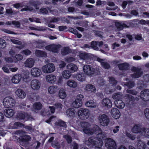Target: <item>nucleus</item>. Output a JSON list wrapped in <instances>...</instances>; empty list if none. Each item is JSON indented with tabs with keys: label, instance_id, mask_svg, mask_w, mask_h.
<instances>
[{
	"label": "nucleus",
	"instance_id": "nucleus-1",
	"mask_svg": "<svg viewBox=\"0 0 149 149\" xmlns=\"http://www.w3.org/2000/svg\"><path fill=\"white\" fill-rule=\"evenodd\" d=\"M86 144L88 146L91 145L96 146H102L103 142L102 141L98 139L97 138L95 137H91L88 138V140L85 142Z\"/></svg>",
	"mask_w": 149,
	"mask_h": 149
},
{
	"label": "nucleus",
	"instance_id": "nucleus-2",
	"mask_svg": "<svg viewBox=\"0 0 149 149\" xmlns=\"http://www.w3.org/2000/svg\"><path fill=\"white\" fill-rule=\"evenodd\" d=\"M83 131L87 134L92 135L94 131V127L92 129L90 128V125L88 122H82L80 123Z\"/></svg>",
	"mask_w": 149,
	"mask_h": 149
},
{
	"label": "nucleus",
	"instance_id": "nucleus-3",
	"mask_svg": "<svg viewBox=\"0 0 149 149\" xmlns=\"http://www.w3.org/2000/svg\"><path fill=\"white\" fill-rule=\"evenodd\" d=\"M77 114L80 119L85 120L88 117L90 114L89 111L87 109L81 108L78 110Z\"/></svg>",
	"mask_w": 149,
	"mask_h": 149
},
{
	"label": "nucleus",
	"instance_id": "nucleus-4",
	"mask_svg": "<svg viewBox=\"0 0 149 149\" xmlns=\"http://www.w3.org/2000/svg\"><path fill=\"white\" fill-rule=\"evenodd\" d=\"M97 118L100 125L103 126H108L110 122L109 117L105 114H99Z\"/></svg>",
	"mask_w": 149,
	"mask_h": 149
},
{
	"label": "nucleus",
	"instance_id": "nucleus-5",
	"mask_svg": "<svg viewBox=\"0 0 149 149\" xmlns=\"http://www.w3.org/2000/svg\"><path fill=\"white\" fill-rule=\"evenodd\" d=\"M3 103L5 107H12L15 105V101L12 97L8 96L4 98Z\"/></svg>",
	"mask_w": 149,
	"mask_h": 149
},
{
	"label": "nucleus",
	"instance_id": "nucleus-6",
	"mask_svg": "<svg viewBox=\"0 0 149 149\" xmlns=\"http://www.w3.org/2000/svg\"><path fill=\"white\" fill-rule=\"evenodd\" d=\"M94 131L93 132V134H96L99 138V140H101L102 139L104 138L106 136L105 133L102 132L101 129L98 126L95 125L94 126Z\"/></svg>",
	"mask_w": 149,
	"mask_h": 149
},
{
	"label": "nucleus",
	"instance_id": "nucleus-7",
	"mask_svg": "<svg viewBox=\"0 0 149 149\" xmlns=\"http://www.w3.org/2000/svg\"><path fill=\"white\" fill-rule=\"evenodd\" d=\"M55 70V67L53 63H49L46 64L42 68V71L45 73L52 72Z\"/></svg>",
	"mask_w": 149,
	"mask_h": 149
},
{
	"label": "nucleus",
	"instance_id": "nucleus-8",
	"mask_svg": "<svg viewBox=\"0 0 149 149\" xmlns=\"http://www.w3.org/2000/svg\"><path fill=\"white\" fill-rule=\"evenodd\" d=\"M105 146L108 149H116V145L115 141L112 139L107 138L105 140Z\"/></svg>",
	"mask_w": 149,
	"mask_h": 149
},
{
	"label": "nucleus",
	"instance_id": "nucleus-9",
	"mask_svg": "<svg viewBox=\"0 0 149 149\" xmlns=\"http://www.w3.org/2000/svg\"><path fill=\"white\" fill-rule=\"evenodd\" d=\"M61 47L60 45L52 44L45 47V49L54 53H57Z\"/></svg>",
	"mask_w": 149,
	"mask_h": 149
},
{
	"label": "nucleus",
	"instance_id": "nucleus-10",
	"mask_svg": "<svg viewBox=\"0 0 149 149\" xmlns=\"http://www.w3.org/2000/svg\"><path fill=\"white\" fill-rule=\"evenodd\" d=\"M31 88L33 91H38L40 89L41 84L39 81L37 79L32 80L30 82Z\"/></svg>",
	"mask_w": 149,
	"mask_h": 149
},
{
	"label": "nucleus",
	"instance_id": "nucleus-11",
	"mask_svg": "<svg viewBox=\"0 0 149 149\" xmlns=\"http://www.w3.org/2000/svg\"><path fill=\"white\" fill-rule=\"evenodd\" d=\"M83 70L84 72L88 75H91L93 74L95 72V69L90 65H86L83 67Z\"/></svg>",
	"mask_w": 149,
	"mask_h": 149
},
{
	"label": "nucleus",
	"instance_id": "nucleus-12",
	"mask_svg": "<svg viewBox=\"0 0 149 149\" xmlns=\"http://www.w3.org/2000/svg\"><path fill=\"white\" fill-rule=\"evenodd\" d=\"M140 99L145 101L149 100V90H145L141 91L140 93Z\"/></svg>",
	"mask_w": 149,
	"mask_h": 149
},
{
	"label": "nucleus",
	"instance_id": "nucleus-13",
	"mask_svg": "<svg viewBox=\"0 0 149 149\" xmlns=\"http://www.w3.org/2000/svg\"><path fill=\"white\" fill-rule=\"evenodd\" d=\"M31 72V75L34 77H38L42 74L41 70L37 68H32Z\"/></svg>",
	"mask_w": 149,
	"mask_h": 149
},
{
	"label": "nucleus",
	"instance_id": "nucleus-14",
	"mask_svg": "<svg viewBox=\"0 0 149 149\" xmlns=\"http://www.w3.org/2000/svg\"><path fill=\"white\" fill-rule=\"evenodd\" d=\"M46 81L48 82L54 84L56 81V78L55 76L53 74L47 75L46 76Z\"/></svg>",
	"mask_w": 149,
	"mask_h": 149
},
{
	"label": "nucleus",
	"instance_id": "nucleus-15",
	"mask_svg": "<svg viewBox=\"0 0 149 149\" xmlns=\"http://www.w3.org/2000/svg\"><path fill=\"white\" fill-rule=\"evenodd\" d=\"M111 113L112 116L116 119L120 117V112L117 108L112 109L111 111Z\"/></svg>",
	"mask_w": 149,
	"mask_h": 149
},
{
	"label": "nucleus",
	"instance_id": "nucleus-16",
	"mask_svg": "<svg viewBox=\"0 0 149 149\" xmlns=\"http://www.w3.org/2000/svg\"><path fill=\"white\" fill-rule=\"evenodd\" d=\"M97 60L101 63L102 66L104 68L108 69L110 67L109 64L106 62L105 59L100 58H97Z\"/></svg>",
	"mask_w": 149,
	"mask_h": 149
},
{
	"label": "nucleus",
	"instance_id": "nucleus-17",
	"mask_svg": "<svg viewBox=\"0 0 149 149\" xmlns=\"http://www.w3.org/2000/svg\"><path fill=\"white\" fill-rule=\"evenodd\" d=\"M34 60L32 58L27 59L24 63V66L26 67L31 68L33 65Z\"/></svg>",
	"mask_w": 149,
	"mask_h": 149
},
{
	"label": "nucleus",
	"instance_id": "nucleus-18",
	"mask_svg": "<svg viewBox=\"0 0 149 149\" xmlns=\"http://www.w3.org/2000/svg\"><path fill=\"white\" fill-rule=\"evenodd\" d=\"M102 104L103 106L110 108L112 107V104L111 101L109 99H104L102 101Z\"/></svg>",
	"mask_w": 149,
	"mask_h": 149
},
{
	"label": "nucleus",
	"instance_id": "nucleus-19",
	"mask_svg": "<svg viewBox=\"0 0 149 149\" xmlns=\"http://www.w3.org/2000/svg\"><path fill=\"white\" fill-rule=\"evenodd\" d=\"M21 75L19 74L15 75L12 78L11 80L13 83L17 84L19 82L21 79Z\"/></svg>",
	"mask_w": 149,
	"mask_h": 149
},
{
	"label": "nucleus",
	"instance_id": "nucleus-20",
	"mask_svg": "<svg viewBox=\"0 0 149 149\" xmlns=\"http://www.w3.org/2000/svg\"><path fill=\"white\" fill-rule=\"evenodd\" d=\"M4 114L7 117L10 118L13 116L14 114V111L11 109H7L4 110Z\"/></svg>",
	"mask_w": 149,
	"mask_h": 149
},
{
	"label": "nucleus",
	"instance_id": "nucleus-21",
	"mask_svg": "<svg viewBox=\"0 0 149 149\" xmlns=\"http://www.w3.org/2000/svg\"><path fill=\"white\" fill-rule=\"evenodd\" d=\"M85 89L87 91L92 93H95L96 91L95 87L93 85L89 84L87 85L85 87Z\"/></svg>",
	"mask_w": 149,
	"mask_h": 149
},
{
	"label": "nucleus",
	"instance_id": "nucleus-22",
	"mask_svg": "<svg viewBox=\"0 0 149 149\" xmlns=\"http://www.w3.org/2000/svg\"><path fill=\"white\" fill-rule=\"evenodd\" d=\"M15 93L17 96L21 98H24L26 95L25 92L20 89H17L15 91Z\"/></svg>",
	"mask_w": 149,
	"mask_h": 149
},
{
	"label": "nucleus",
	"instance_id": "nucleus-23",
	"mask_svg": "<svg viewBox=\"0 0 149 149\" xmlns=\"http://www.w3.org/2000/svg\"><path fill=\"white\" fill-rule=\"evenodd\" d=\"M114 103L116 106L119 109H122L125 106V104L121 100H116L115 101Z\"/></svg>",
	"mask_w": 149,
	"mask_h": 149
},
{
	"label": "nucleus",
	"instance_id": "nucleus-24",
	"mask_svg": "<svg viewBox=\"0 0 149 149\" xmlns=\"http://www.w3.org/2000/svg\"><path fill=\"white\" fill-rule=\"evenodd\" d=\"M131 70L134 72V73L132 74V77L134 78H139L140 76V70L136 67L132 68Z\"/></svg>",
	"mask_w": 149,
	"mask_h": 149
},
{
	"label": "nucleus",
	"instance_id": "nucleus-25",
	"mask_svg": "<svg viewBox=\"0 0 149 149\" xmlns=\"http://www.w3.org/2000/svg\"><path fill=\"white\" fill-rule=\"evenodd\" d=\"M10 40L11 42L13 43L14 44L20 45V46H16V47L17 48H18L19 49H21L24 47L25 46L24 45L22 44V42L20 41L15 39H10Z\"/></svg>",
	"mask_w": 149,
	"mask_h": 149
},
{
	"label": "nucleus",
	"instance_id": "nucleus-26",
	"mask_svg": "<svg viewBox=\"0 0 149 149\" xmlns=\"http://www.w3.org/2000/svg\"><path fill=\"white\" fill-rule=\"evenodd\" d=\"M75 111L73 108H70L67 110L66 114L68 117H74L75 114Z\"/></svg>",
	"mask_w": 149,
	"mask_h": 149
},
{
	"label": "nucleus",
	"instance_id": "nucleus-27",
	"mask_svg": "<svg viewBox=\"0 0 149 149\" xmlns=\"http://www.w3.org/2000/svg\"><path fill=\"white\" fill-rule=\"evenodd\" d=\"M67 66L68 69L70 70L72 72L76 71L78 69L77 66L76 65L73 63L68 64Z\"/></svg>",
	"mask_w": 149,
	"mask_h": 149
},
{
	"label": "nucleus",
	"instance_id": "nucleus-28",
	"mask_svg": "<svg viewBox=\"0 0 149 149\" xmlns=\"http://www.w3.org/2000/svg\"><path fill=\"white\" fill-rule=\"evenodd\" d=\"M67 85L71 88H75L77 86V83L73 80H70L68 81L66 83Z\"/></svg>",
	"mask_w": 149,
	"mask_h": 149
},
{
	"label": "nucleus",
	"instance_id": "nucleus-29",
	"mask_svg": "<svg viewBox=\"0 0 149 149\" xmlns=\"http://www.w3.org/2000/svg\"><path fill=\"white\" fill-rule=\"evenodd\" d=\"M115 25L118 31H120L123 30L124 27H129L128 26H127L126 24L118 22L116 23Z\"/></svg>",
	"mask_w": 149,
	"mask_h": 149
},
{
	"label": "nucleus",
	"instance_id": "nucleus-30",
	"mask_svg": "<svg viewBox=\"0 0 149 149\" xmlns=\"http://www.w3.org/2000/svg\"><path fill=\"white\" fill-rule=\"evenodd\" d=\"M35 54L38 57H46L47 56V53L44 51L37 50L36 51Z\"/></svg>",
	"mask_w": 149,
	"mask_h": 149
},
{
	"label": "nucleus",
	"instance_id": "nucleus-31",
	"mask_svg": "<svg viewBox=\"0 0 149 149\" xmlns=\"http://www.w3.org/2000/svg\"><path fill=\"white\" fill-rule=\"evenodd\" d=\"M31 139V137L29 136L26 135L20 136L19 138V139L22 142H27L30 141Z\"/></svg>",
	"mask_w": 149,
	"mask_h": 149
},
{
	"label": "nucleus",
	"instance_id": "nucleus-32",
	"mask_svg": "<svg viewBox=\"0 0 149 149\" xmlns=\"http://www.w3.org/2000/svg\"><path fill=\"white\" fill-rule=\"evenodd\" d=\"M118 66L120 70H127L129 69V65L126 63L118 64Z\"/></svg>",
	"mask_w": 149,
	"mask_h": 149
},
{
	"label": "nucleus",
	"instance_id": "nucleus-33",
	"mask_svg": "<svg viewBox=\"0 0 149 149\" xmlns=\"http://www.w3.org/2000/svg\"><path fill=\"white\" fill-rule=\"evenodd\" d=\"M85 105L86 106L92 107L95 108L96 107L97 104L93 100H90L86 102L85 103Z\"/></svg>",
	"mask_w": 149,
	"mask_h": 149
},
{
	"label": "nucleus",
	"instance_id": "nucleus-34",
	"mask_svg": "<svg viewBox=\"0 0 149 149\" xmlns=\"http://www.w3.org/2000/svg\"><path fill=\"white\" fill-rule=\"evenodd\" d=\"M141 134L146 137L149 136V129L144 128H140V135Z\"/></svg>",
	"mask_w": 149,
	"mask_h": 149
},
{
	"label": "nucleus",
	"instance_id": "nucleus-35",
	"mask_svg": "<svg viewBox=\"0 0 149 149\" xmlns=\"http://www.w3.org/2000/svg\"><path fill=\"white\" fill-rule=\"evenodd\" d=\"M29 117L27 114L24 113H19L17 115V117L19 119H23L26 118L30 119Z\"/></svg>",
	"mask_w": 149,
	"mask_h": 149
},
{
	"label": "nucleus",
	"instance_id": "nucleus-36",
	"mask_svg": "<svg viewBox=\"0 0 149 149\" xmlns=\"http://www.w3.org/2000/svg\"><path fill=\"white\" fill-rule=\"evenodd\" d=\"M58 90V87L57 86H52L48 88L49 92L51 94L54 93Z\"/></svg>",
	"mask_w": 149,
	"mask_h": 149
},
{
	"label": "nucleus",
	"instance_id": "nucleus-37",
	"mask_svg": "<svg viewBox=\"0 0 149 149\" xmlns=\"http://www.w3.org/2000/svg\"><path fill=\"white\" fill-rule=\"evenodd\" d=\"M86 75L84 74H79L76 76V78L79 81H84L86 79Z\"/></svg>",
	"mask_w": 149,
	"mask_h": 149
},
{
	"label": "nucleus",
	"instance_id": "nucleus-38",
	"mask_svg": "<svg viewBox=\"0 0 149 149\" xmlns=\"http://www.w3.org/2000/svg\"><path fill=\"white\" fill-rule=\"evenodd\" d=\"M123 97V95L121 93H118L114 94L112 95V97L114 99L119 100L122 99Z\"/></svg>",
	"mask_w": 149,
	"mask_h": 149
},
{
	"label": "nucleus",
	"instance_id": "nucleus-39",
	"mask_svg": "<svg viewBox=\"0 0 149 149\" xmlns=\"http://www.w3.org/2000/svg\"><path fill=\"white\" fill-rule=\"evenodd\" d=\"M82 102L81 100H76L72 103V105L74 107L78 108L81 107L82 105Z\"/></svg>",
	"mask_w": 149,
	"mask_h": 149
},
{
	"label": "nucleus",
	"instance_id": "nucleus-40",
	"mask_svg": "<svg viewBox=\"0 0 149 149\" xmlns=\"http://www.w3.org/2000/svg\"><path fill=\"white\" fill-rule=\"evenodd\" d=\"M42 104L40 102H37L34 103L33 105V108L36 110H40L42 108Z\"/></svg>",
	"mask_w": 149,
	"mask_h": 149
},
{
	"label": "nucleus",
	"instance_id": "nucleus-41",
	"mask_svg": "<svg viewBox=\"0 0 149 149\" xmlns=\"http://www.w3.org/2000/svg\"><path fill=\"white\" fill-rule=\"evenodd\" d=\"M71 74V72L68 70H65L62 73V76L65 79H69Z\"/></svg>",
	"mask_w": 149,
	"mask_h": 149
},
{
	"label": "nucleus",
	"instance_id": "nucleus-42",
	"mask_svg": "<svg viewBox=\"0 0 149 149\" xmlns=\"http://www.w3.org/2000/svg\"><path fill=\"white\" fill-rule=\"evenodd\" d=\"M58 95L59 97L62 99L65 98L66 96V94L65 91L63 89L60 90Z\"/></svg>",
	"mask_w": 149,
	"mask_h": 149
},
{
	"label": "nucleus",
	"instance_id": "nucleus-43",
	"mask_svg": "<svg viewBox=\"0 0 149 149\" xmlns=\"http://www.w3.org/2000/svg\"><path fill=\"white\" fill-rule=\"evenodd\" d=\"M56 125L65 128L67 127L65 122L61 120H59L58 122H56Z\"/></svg>",
	"mask_w": 149,
	"mask_h": 149
},
{
	"label": "nucleus",
	"instance_id": "nucleus-44",
	"mask_svg": "<svg viewBox=\"0 0 149 149\" xmlns=\"http://www.w3.org/2000/svg\"><path fill=\"white\" fill-rule=\"evenodd\" d=\"M91 48L93 49L96 50H99V48L97 46H98L97 42L95 41H93L91 42Z\"/></svg>",
	"mask_w": 149,
	"mask_h": 149
},
{
	"label": "nucleus",
	"instance_id": "nucleus-45",
	"mask_svg": "<svg viewBox=\"0 0 149 149\" xmlns=\"http://www.w3.org/2000/svg\"><path fill=\"white\" fill-rule=\"evenodd\" d=\"M108 78L109 82L113 86H115L117 84V81L113 77H109Z\"/></svg>",
	"mask_w": 149,
	"mask_h": 149
},
{
	"label": "nucleus",
	"instance_id": "nucleus-46",
	"mask_svg": "<svg viewBox=\"0 0 149 149\" xmlns=\"http://www.w3.org/2000/svg\"><path fill=\"white\" fill-rule=\"evenodd\" d=\"M40 143L38 141L34 143L33 145V146L30 147L29 149H37L40 146Z\"/></svg>",
	"mask_w": 149,
	"mask_h": 149
},
{
	"label": "nucleus",
	"instance_id": "nucleus-47",
	"mask_svg": "<svg viewBox=\"0 0 149 149\" xmlns=\"http://www.w3.org/2000/svg\"><path fill=\"white\" fill-rule=\"evenodd\" d=\"M132 132L134 133H138L140 130V127L138 125H136L132 128Z\"/></svg>",
	"mask_w": 149,
	"mask_h": 149
},
{
	"label": "nucleus",
	"instance_id": "nucleus-48",
	"mask_svg": "<svg viewBox=\"0 0 149 149\" xmlns=\"http://www.w3.org/2000/svg\"><path fill=\"white\" fill-rule=\"evenodd\" d=\"M63 137L67 141L68 143H70L72 141V138L69 135L67 134L63 136Z\"/></svg>",
	"mask_w": 149,
	"mask_h": 149
},
{
	"label": "nucleus",
	"instance_id": "nucleus-49",
	"mask_svg": "<svg viewBox=\"0 0 149 149\" xmlns=\"http://www.w3.org/2000/svg\"><path fill=\"white\" fill-rule=\"evenodd\" d=\"M70 52L69 49L68 47L64 48L61 51V54L63 55L68 54Z\"/></svg>",
	"mask_w": 149,
	"mask_h": 149
},
{
	"label": "nucleus",
	"instance_id": "nucleus-50",
	"mask_svg": "<svg viewBox=\"0 0 149 149\" xmlns=\"http://www.w3.org/2000/svg\"><path fill=\"white\" fill-rule=\"evenodd\" d=\"M124 85L126 86L129 88H132L134 86V83L133 82L129 81L127 83L124 84Z\"/></svg>",
	"mask_w": 149,
	"mask_h": 149
},
{
	"label": "nucleus",
	"instance_id": "nucleus-51",
	"mask_svg": "<svg viewBox=\"0 0 149 149\" xmlns=\"http://www.w3.org/2000/svg\"><path fill=\"white\" fill-rule=\"evenodd\" d=\"M6 45V43L5 40L3 39L0 38V47L3 48L5 47Z\"/></svg>",
	"mask_w": 149,
	"mask_h": 149
},
{
	"label": "nucleus",
	"instance_id": "nucleus-52",
	"mask_svg": "<svg viewBox=\"0 0 149 149\" xmlns=\"http://www.w3.org/2000/svg\"><path fill=\"white\" fill-rule=\"evenodd\" d=\"M56 109L58 110H61L63 106V105L61 103H56L54 104V105Z\"/></svg>",
	"mask_w": 149,
	"mask_h": 149
},
{
	"label": "nucleus",
	"instance_id": "nucleus-53",
	"mask_svg": "<svg viewBox=\"0 0 149 149\" xmlns=\"http://www.w3.org/2000/svg\"><path fill=\"white\" fill-rule=\"evenodd\" d=\"M13 57L14 56L10 57H6L5 58V60L8 63H11L13 62H16L15 61L14 58H13Z\"/></svg>",
	"mask_w": 149,
	"mask_h": 149
},
{
	"label": "nucleus",
	"instance_id": "nucleus-54",
	"mask_svg": "<svg viewBox=\"0 0 149 149\" xmlns=\"http://www.w3.org/2000/svg\"><path fill=\"white\" fill-rule=\"evenodd\" d=\"M23 125L20 122H17L15 123L14 126L15 128H17L19 127H21L23 126Z\"/></svg>",
	"mask_w": 149,
	"mask_h": 149
},
{
	"label": "nucleus",
	"instance_id": "nucleus-55",
	"mask_svg": "<svg viewBox=\"0 0 149 149\" xmlns=\"http://www.w3.org/2000/svg\"><path fill=\"white\" fill-rule=\"evenodd\" d=\"M13 58H14L15 60L16 59L17 61H19L22 59L23 56L20 54H18L16 55L15 56H14Z\"/></svg>",
	"mask_w": 149,
	"mask_h": 149
},
{
	"label": "nucleus",
	"instance_id": "nucleus-56",
	"mask_svg": "<svg viewBox=\"0 0 149 149\" xmlns=\"http://www.w3.org/2000/svg\"><path fill=\"white\" fill-rule=\"evenodd\" d=\"M127 93L131 94L133 95H136L137 93V91L134 90L127 89Z\"/></svg>",
	"mask_w": 149,
	"mask_h": 149
},
{
	"label": "nucleus",
	"instance_id": "nucleus-57",
	"mask_svg": "<svg viewBox=\"0 0 149 149\" xmlns=\"http://www.w3.org/2000/svg\"><path fill=\"white\" fill-rule=\"evenodd\" d=\"M52 146L54 148L58 149L61 147L60 145L57 142L52 143Z\"/></svg>",
	"mask_w": 149,
	"mask_h": 149
},
{
	"label": "nucleus",
	"instance_id": "nucleus-58",
	"mask_svg": "<svg viewBox=\"0 0 149 149\" xmlns=\"http://www.w3.org/2000/svg\"><path fill=\"white\" fill-rule=\"evenodd\" d=\"M144 113L146 117L149 119V109H146L144 111Z\"/></svg>",
	"mask_w": 149,
	"mask_h": 149
},
{
	"label": "nucleus",
	"instance_id": "nucleus-59",
	"mask_svg": "<svg viewBox=\"0 0 149 149\" xmlns=\"http://www.w3.org/2000/svg\"><path fill=\"white\" fill-rule=\"evenodd\" d=\"M93 32L95 34L96 36L99 37H102V32L99 31H97L95 30L93 31Z\"/></svg>",
	"mask_w": 149,
	"mask_h": 149
},
{
	"label": "nucleus",
	"instance_id": "nucleus-60",
	"mask_svg": "<svg viewBox=\"0 0 149 149\" xmlns=\"http://www.w3.org/2000/svg\"><path fill=\"white\" fill-rule=\"evenodd\" d=\"M81 56L82 58L84 60L87 59L89 58L88 55L86 53L82 54Z\"/></svg>",
	"mask_w": 149,
	"mask_h": 149
},
{
	"label": "nucleus",
	"instance_id": "nucleus-61",
	"mask_svg": "<svg viewBox=\"0 0 149 149\" xmlns=\"http://www.w3.org/2000/svg\"><path fill=\"white\" fill-rule=\"evenodd\" d=\"M58 65L60 68H63L65 67L66 64L64 61H61L58 63Z\"/></svg>",
	"mask_w": 149,
	"mask_h": 149
},
{
	"label": "nucleus",
	"instance_id": "nucleus-62",
	"mask_svg": "<svg viewBox=\"0 0 149 149\" xmlns=\"http://www.w3.org/2000/svg\"><path fill=\"white\" fill-rule=\"evenodd\" d=\"M1 30L4 32L9 33V34H15V33L13 31H10L9 30H8L5 29H1Z\"/></svg>",
	"mask_w": 149,
	"mask_h": 149
},
{
	"label": "nucleus",
	"instance_id": "nucleus-63",
	"mask_svg": "<svg viewBox=\"0 0 149 149\" xmlns=\"http://www.w3.org/2000/svg\"><path fill=\"white\" fill-rule=\"evenodd\" d=\"M12 24L15 25V26L17 28H19L20 26V22L18 21H13Z\"/></svg>",
	"mask_w": 149,
	"mask_h": 149
},
{
	"label": "nucleus",
	"instance_id": "nucleus-64",
	"mask_svg": "<svg viewBox=\"0 0 149 149\" xmlns=\"http://www.w3.org/2000/svg\"><path fill=\"white\" fill-rule=\"evenodd\" d=\"M72 33L77 35L78 38H80L82 36L81 35L78 33L76 29H74V31H73Z\"/></svg>",
	"mask_w": 149,
	"mask_h": 149
}]
</instances>
